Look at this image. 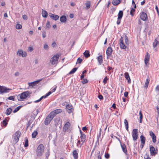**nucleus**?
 <instances>
[{
  "instance_id": "29",
  "label": "nucleus",
  "mask_w": 159,
  "mask_h": 159,
  "mask_svg": "<svg viewBox=\"0 0 159 159\" xmlns=\"http://www.w3.org/2000/svg\"><path fill=\"white\" fill-rule=\"evenodd\" d=\"M149 81V78L148 77L146 79V81L145 83V84L144 86V88H145L147 89L148 88V85Z\"/></svg>"
},
{
  "instance_id": "62",
  "label": "nucleus",
  "mask_w": 159,
  "mask_h": 159,
  "mask_svg": "<svg viewBox=\"0 0 159 159\" xmlns=\"http://www.w3.org/2000/svg\"><path fill=\"white\" fill-rule=\"evenodd\" d=\"M19 75V72H16L15 73V75L16 76H18Z\"/></svg>"
},
{
  "instance_id": "17",
  "label": "nucleus",
  "mask_w": 159,
  "mask_h": 159,
  "mask_svg": "<svg viewBox=\"0 0 159 159\" xmlns=\"http://www.w3.org/2000/svg\"><path fill=\"white\" fill-rule=\"evenodd\" d=\"M17 54L19 56H22L23 57H25L27 55V54L25 52H23L22 50L19 49L18 50L17 52Z\"/></svg>"
},
{
  "instance_id": "3",
  "label": "nucleus",
  "mask_w": 159,
  "mask_h": 159,
  "mask_svg": "<svg viewBox=\"0 0 159 159\" xmlns=\"http://www.w3.org/2000/svg\"><path fill=\"white\" fill-rule=\"evenodd\" d=\"M20 131H17L13 135L12 138L13 139V142L14 143L16 144L18 142L20 136Z\"/></svg>"
},
{
  "instance_id": "34",
  "label": "nucleus",
  "mask_w": 159,
  "mask_h": 159,
  "mask_svg": "<svg viewBox=\"0 0 159 159\" xmlns=\"http://www.w3.org/2000/svg\"><path fill=\"white\" fill-rule=\"evenodd\" d=\"M28 146V140L27 137L25 138V144L24 146L25 147H27Z\"/></svg>"
},
{
  "instance_id": "39",
  "label": "nucleus",
  "mask_w": 159,
  "mask_h": 159,
  "mask_svg": "<svg viewBox=\"0 0 159 159\" xmlns=\"http://www.w3.org/2000/svg\"><path fill=\"white\" fill-rule=\"evenodd\" d=\"M22 107V106H19L18 107H17L14 110L13 112L14 113L17 112Z\"/></svg>"
},
{
  "instance_id": "51",
  "label": "nucleus",
  "mask_w": 159,
  "mask_h": 159,
  "mask_svg": "<svg viewBox=\"0 0 159 159\" xmlns=\"http://www.w3.org/2000/svg\"><path fill=\"white\" fill-rule=\"evenodd\" d=\"M124 122L125 126H128V122L126 119H125Z\"/></svg>"
},
{
  "instance_id": "23",
  "label": "nucleus",
  "mask_w": 159,
  "mask_h": 159,
  "mask_svg": "<svg viewBox=\"0 0 159 159\" xmlns=\"http://www.w3.org/2000/svg\"><path fill=\"white\" fill-rule=\"evenodd\" d=\"M122 0H113L112 4L114 6H117L120 4Z\"/></svg>"
},
{
  "instance_id": "24",
  "label": "nucleus",
  "mask_w": 159,
  "mask_h": 159,
  "mask_svg": "<svg viewBox=\"0 0 159 159\" xmlns=\"http://www.w3.org/2000/svg\"><path fill=\"white\" fill-rule=\"evenodd\" d=\"M124 75L125 77L127 80L128 83H131V80L128 73L126 72L125 73Z\"/></svg>"
},
{
  "instance_id": "21",
  "label": "nucleus",
  "mask_w": 159,
  "mask_h": 159,
  "mask_svg": "<svg viewBox=\"0 0 159 159\" xmlns=\"http://www.w3.org/2000/svg\"><path fill=\"white\" fill-rule=\"evenodd\" d=\"M159 36L158 35V37L155 39L154 42L153 43V47L154 48H155L159 44Z\"/></svg>"
},
{
  "instance_id": "55",
  "label": "nucleus",
  "mask_w": 159,
  "mask_h": 159,
  "mask_svg": "<svg viewBox=\"0 0 159 159\" xmlns=\"http://www.w3.org/2000/svg\"><path fill=\"white\" fill-rule=\"evenodd\" d=\"M48 48V45L46 44H45L44 45V48L45 49H47Z\"/></svg>"
},
{
  "instance_id": "47",
  "label": "nucleus",
  "mask_w": 159,
  "mask_h": 159,
  "mask_svg": "<svg viewBox=\"0 0 159 159\" xmlns=\"http://www.w3.org/2000/svg\"><path fill=\"white\" fill-rule=\"evenodd\" d=\"M83 60L82 59L80 58V57L78 58L77 59V61L76 62V64L77 63L80 64L81 63L82 61Z\"/></svg>"
},
{
  "instance_id": "38",
  "label": "nucleus",
  "mask_w": 159,
  "mask_h": 159,
  "mask_svg": "<svg viewBox=\"0 0 159 159\" xmlns=\"http://www.w3.org/2000/svg\"><path fill=\"white\" fill-rule=\"evenodd\" d=\"M38 134V132L36 131H34L32 134V138H34L36 137V135Z\"/></svg>"
},
{
  "instance_id": "27",
  "label": "nucleus",
  "mask_w": 159,
  "mask_h": 159,
  "mask_svg": "<svg viewBox=\"0 0 159 159\" xmlns=\"http://www.w3.org/2000/svg\"><path fill=\"white\" fill-rule=\"evenodd\" d=\"M67 19L65 16H62L60 17V20L62 23H65L66 22Z\"/></svg>"
},
{
  "instance_id": "41",
  "label": "nucleus",
  "mask_w": 159,
  "mask_h": 159,
  "mask_svg": "<svg viewBox=\"0 0 159 159\" xmlns=\"http://www.w3.org/2000/svg\"><path fill=\"white\" fill-rule=\"evenodd\" d=\"M125 43L126 44H128L129 42L128 40V38L126 35L125 36Z\"/></svg>"
},
{
  "instance_id": "52",
  "label": "nucleus",
  "mask_w": 159,
  "mask_h": 159,
  "mask_svg": "<svg viewBox=\"0 0 159 159\" xmlns=\"http://www.w3.org/2000/svg\"><path fill=\"white\" fill-rule=\"evenodd\" d=\"M105 157L107 159H108L110 157V155L108 153L105 154Z\"/></svg>"
},
{
  "instance_id": "11",
  "label": "nucleus",
  "mask_w": 159,
  "mask_h": 159,
  "mask_svg": "<svg viewBox=\"0 0 159 159\" xmlns=\"http://www.w3.org/2000/svg\"><path fill=\"white\" fill-rule=\"evenodd\" d=\"M124 39L123 37H121L120 39V48L121 49H125L126 47L124 43Z\"/></svg>"
},
{
  "instance_id": "59",
  "label": "nucleus",
  "mask_w": 159,
  "mask_h": 159,
  "mask_svg": "<svg viewBox=\"0 0 159 159\" xmlns=\"http://www.w3.org/2000/svg\"><path fill=\"white\" fill-rule=\"evenodd\" d=\"M155 90L156 91H159V85H157L155 89Z\"/></svg>"
},
{
  "instance_id": "45",
  "label": "nucleus",
  "mask_w": 159,
  "mask_h": 159,
  "mask_svg": "<svg viewBox=\"0 0 159 159\" xmlns=\"http://www.w3.org/2000/svg\"><path fill=\"white\" fill-rule=\"evenodd\" d=\"M22 26L21 25L19 24H17L16 26V28L17 29H20L21 28Z\"/></svg>"
},
{
  "instance_id": "28",
  "label": "nucleus",
  "mask_w": 159,
  "mask_h": 159,
  "mask_svg": "<svg viewBox=\"0 0 159 159\" xmlns=\"http://www.w3.org/2000/svg\"><path fill=\"white\" fill-rule=\"evenodd\" d=\"M42 15L43 17L46 18L48 16V13L46 11L42 9Z\"/></svg>"
},
{
  "instance_id": "36",
  "label": "nucleus",
  "mask_w": 159,
  "mask_h": 159,
  "mask_svg": "<svg viewBox=\"0 0 159 159\" xmlns=\"http://www.w3.org/2000/svg\"><path fill=\"white\" fill-rule=\"evenodd\" d=\"M77 68H73L69 73L68 74L70 75L74 73L77 70Z\"/></svg>"
},
{
  "instance_id": "22",
  "label": "nucleus",
  "mask_w": 159,
  "mask_h": 159,
  "mask_svg": "<svg viewBox=\"0 0 159 159\" xmlns=\"http://www.w3.org/2000/svg\"><path fill=\"white\" fill-rule=\"evenodd\" d=\"M78 150H75L72 152V155L74 159H78Z\"/></svg>"
},
{
  "instance_id": "54",
  "label": "nucleus",
  "mask_w": 159,
  "mask_h": 159,
  "mask_svg": "<svg viewBox=\"0 0 159 159\" xmlns=\"http://www.w3.org/2000/svg\"><path fill=\"white\" fill-rule=\"evenodd\" d=\"M52 46L53 48H55L57 46V44L55 42H54L52 43Z\"/></svg>"
},
{
  "instance_id": "58",
  "label": "nucleus",
  "mask_w": 159,
  "mask_h": 159,
  "mask_svg": "<svg viewBox=\"0 0 159 159\" xmlns=\"http://www.w3.org/2000/svg\"><path fill=\"white\" fill-rule=\"evenodd\" d=\"M128 92H125L124 93V96L125 97H127L128 96Z\"/></svg>"
},
{
  "instance_id": "33",
  "label": "nucleus",
  "mask_w": 159,
  "mask_h": 159,
  "mask_svg": "<svg viewBox=\"0 0 159 159\" xmlns=\"http://www.w3.org/2000/svg\"><path fill=\"white\" fill-rule=\"evenodd\" d=\"M12 112V110L11 107H9L7 109L6 111V114L7 115H10Z\"/></svg>"
},
{
  "instance_id": "44",
  "label": "nucleus",
  "mask_w": 159,
  "mask_h": 159,
  "mask_svg": "<svg viewBox=\"0 0 159 159\" xmlns=\"http://www.w3.org/2000/svg\"><path fill=\"white\" fill-rule=\"evenodd\" d=\"M97 154L98 155V159H101L102 155H100V151H98Z\"/></svg>"
},
{
  "instance_id": "10",
  "label": "nucleus",
  "mask_w": 159,
  "mask_h": 159,
  "mask_svg": "<svg viewBox=\"0 0 159 159\" xmlns=\"http://www.w3.org/2000/svg\"><path fill=\"white\" fill-rule=\"evenodd\" d=\"M66 111L69 114L72 113L74 110L73 107L71 104H68L66 106Z\"/></svg>"
},
{
  "instance_id": "16",
  "label": "nucleus",
  "mask_w": 159,
  "mask_h": 159,
  "mask_svg": "<svg viewBox=\"0 0 159 159\" xmlns=\"http://www.w3.org/2000/svg\"><path fill=\"white\" fill-rule=\"evenodd\" d=\"M42 80V79H41L31 83H28V84L29 86H32V87H33L35 86L37 84H38L39 82Z\"/></svg>"
},
{
  "instance_id": "46",
  "label": "nucleus",
  "mask_w": 159,
  "mask_h": 159,
  "mask_svg": "<svg viewBox=\"0 0 159 159\" xmlns=\"http://www.w3.org/2000/svg\"><path fill=\"white\" fill-rule=\"evenodd\" d=\"M2 124H3V125L5 126H6L7 125V120L6 119L4 120L3 121Z\"/></svg>"
},
{
  "instance_id": "18",
  "label": "nucleus",
  "mask_w": 159,
  "mask_h": 159,
  "mask_svg": "<svg viewBox=\"0 0 159 159\" xmlns=\"http://www.w3.org/2000/svg\"><path fill=\"white\" fill-rule=\"evenodd\" d=\"M70 124L69 122H67L66 123L65 125H64L63 128V130L64 132H66L68 131L69 128L70 127Z\"/></svg>"
},
{
  "instance_id": "57",
  "label": "nucleus",
  "mask_w": 159,
  "mask_h": 159,
  "mask_svg": "<svg viewBox=\"0 0 159 159\" xmlns=\"http://www.w3.org/2000/svg\"><path fill=\"white\" fill-rule=\"evenodd\" d=\"M24 20H27L28 17L26 15H24L22 16Z\"/></svg>"
},
{
  "instance_id": "43",
  "label": "nucleus",
  "mask_w": 159,
  "mask_h": 159,
  "mask_svg": "<svg viewBox=\"0 0 159 159\" xmlns=\"http://www.w3.org/2000/svg\"><path fill=\"white\" fill-rule=\"evenodd\" d=\"M108 80V78L106 76L103 80V82L104 83V84H106Z\"/></svg>"
},
{
  "instance_id": "4",
  "label": "nucleus",
  "mask_w": 159,
  "mask_h": 159,
  "mask_svg": "<svg viewBox=\"0 0 159 159\" xmlns=\"http://www.w3.org/2000/svg\"><path fill=\"white\" fill-rule=\"evenodd\" d=\"M54 117V116H53L52 114L50 113L46 117L44 120V124L46 125H48L51 122V120Z\"/></svg>"
},
{
  "instance_id": "9",
  "label": "nucleus",
  "mask_w": 159,
  "mask_h": 159,
  "mask_svg": "<svg viewBox=\"0 0 159 159\" xmlns=\"http://www.w3.org/2000/svg\"><path fill=\"white\" fill-rule=\"evenodd\" d=\"M150 151L151 155L155 156L156 154L157 153V148L155 150L154 147L151 146L150 147Z\"/></svg>"
},
{
  "instance_id": "48",
  "label": "nucleus",
  "mask_w": 159,
  "mask_h": 159,
  "mask_svg": "<svg viewBox=\"0 0 159 159\" xmlns=\"http://www.w3.org/2000/svg\"><path fill=\"white\" fill-rule=\"evenodd\" d=\"M82 82L83 84H84L87 83L88 82V80L86 79H82Z\"/></svg>"
},
{
  "instance_id": "14",
  "label": "nucleus",
  "mask_w": 159,
  "mask_h": 159,
  "mask_svg": "<svg viewBox=\"0 0 159 159\" xmlns=\"http://www.w3.org/2000/svg\"><path fill=\"white\" fill-rule=\"evenodd\" d=\"M150 55L148 52H147L146 53L144 59V62L146 66H147L148 64H149V60L150 58Z\"/></svg>"
},
{
  "instance_id": "64",
  "label": "nucleus",
  "mask_w": 159,
  "mask_h": 159,
  "mask_svg": "<svg viewBox=\"0 0 159 159\" xmlns=\"http://www.w3.org/2000/svg\"><path fill=\"white\" fill-rule=\"evenodd\" d=\"M159 105L158 106H157V112H158V113L159 114Z\"/></svg>"
},
{
  "instance_id": "61",
  "label": "nucleus",
  "mask_w": 159,
  "mask_h": 159,
  "mask_svg": "<svg viewBox=\"0 0 159 159\" xmlns=\"http://www.w3.org/2000/svg\"><path fill=\"white\" fill-rule=\"evenodd\" d=\"M139 118L140 119V120H139V122L140 123H142V119L143 118V116L141 115V116H140Z\"/></svg>"
},
{
  "instance_id": "37",
  "label": "nucleus",
  "mask_w": 159,
  "mask_h": 159,
  "mask_svg": "<svg viewBox=\"0 0 159 159\" xmlns=\"http://www.w3.org/2000/svg\"><path fill=\"white\" fill-rule=\"evenodd\" d=\"M135 11V9H134L133 7L131 8L130 13L132 16H134Z\"/></svg>"
},
{
  "instance_id": "63",
  "label": "nucleus",
  "mask_w": 159,
  "mask_h": 159,
  "mask_svg": "<svg viewBox=\"0 0 159 159\" xmlns=\"http://www.w3.org/2000/svg\"><path fill=\"white\" fill-rule=\"evenodd\" d=\"M52 93V92L51 91L47 93L45 95L47 97H48Z\"/></svg>"
},
{
  "instance_id": "7",
  "label": "nucleus",
  "mask_w": 159,
  "mask_h": 159,
  "mask_svg": "<svg viewBox=\"0 0 159 159\" xmlns=\"http://www.w3.org/2000/svg\"><path fill=\"white\" fill-rule=\"evenodd\" d=\"M59 56V55L56 54L54 56L51 58V61L52 64H54L58 60Z\"/></svg>"
},
{
  "instance_id": "5",
  "label": "nucleus",
  "mask_w": 159,
  "mask_h": 159,
  "mask_svg": "<svg viewBox=\"0 0 159 159\" xmlns=\"http://www.w3.org/2000/svg\"><path fill=\"white\" fill-rule=\"evenodd\" d=\"M12 89L7 88L5 86H2L0 85V93L1 94L9 92Z\"/></svg>"
},
{
  "instance_id": "31",
  "label": "nucleus",
  "mask_w": 159,
  "mask_h": 159,
  "mask_svg": "<svg viewBox=\"0 0 159 159\" xmlns=\"http://www.w3.org/2000/svg\"><path fill=\"white\" fill-rule=\"evenodd\" d=\"M83 54L85 57L86 58L90 56L89 52L88 50H86L85 52H84Z\"/></svg>"
},
{
  "instance_id": "6",
  "label": "nucleus",
  "mask_w": 159,
  "mask_h": 159,
  "mask_svg": "<svg viewBox=\"0 0 159 159\" xmlns=\"http://www.w3.org/2000/svg\"><path fill=\"white\" fill-rule=\"evenodd\" d=\"M138 130L137 129H134L132 132V136L133 140H136L138 138Z\"/></svg>"
},
{
  "instance_id": "40",
  "label": "nucleus",
  "mask_w": 159,
  "mask_h": 159,
  "mask_svg": "<svg viewBox=\"0 0 159 159\" xmlns=\"http://www.w3.org/2000/svg\"><path fill=\"white\" fill-rule=\"evenodd\" d=\"M8 100L14 101L15 100V97L13 96H10L9 97L7 98L6 99V100L7 101Z\"/></svg>"
},
{
  "instance_id": "53",
  "label": "nucleus",
  "mask_w": 159,
  "mask_h": 159,
  "mask_svg": "<svg viewBox=\"0 0 159 159\" xmlns=\"http://www.w3.org/2000/svg\"><path fill=\"white\" fill-rule=\"evenodd\" d=\"M33 47H29L28 48V51L29 52H31L32 50H33Z\"/></svg>"
},
{
  "instance_id": "56",
  "label": "nucleus",
  "mask_w": 159,
  "mask_h": 159,
  "mask_svg": "<svg viewBox=\"0 0 159 159\" xmlns=\"http://www.w3.org/2000/svg\"><path fill=\"white\" fill-rule=\"evenodd\" d=\"M32 122V121L31 120H29L27 123V125H28V127H29L30 125L31 124Z\"/></svg>"
},
{
  "instance_id": "13",
  "label": "nucleus",
  "mask_w": 159,
  "mask_h": 159,
  "mask_svg": "<svg viewBox=\"0 0 159 159\" xmlns=\"http://www.w3.org/2000/svg\"><path fill=\"white\" fill-rule=\"evenodd\" d=\"M80 132L81 134L80 136V139L81 140V142H82V144L81 145L80 147H81V146L83 145V143L85 142V139L86 138V135L84 134H83L82 132L81 131V130H80Z\"/></svg>"
},
{
  "instance_id": "30",
  "label": "nucleus",
  "mask_w": 159,
  "mask_h": 159,
  "mask_svg": "<svg viewBox=\"0 0 159 159\" xmlns=\"http://www.w3.org/2000/svg\"><path fill=\"white\" fill-rule=\"evenodd\" d=\"M140 141L141 142V143H145V137L143 135H141L140 136Z\"/></svg>"
},
{
  "instance_id": "8",
  "label": "nucleus",
  "mask_w": 159,
  "mask_h": 159,
  "mask_svg": "<svg viewBox=\"0 0 159 159\" xmlns=\"http://www.w3.org/2000/svg\"><path fill=\"white\" fill-rule=\"evenodd\" d=\"M140 17L141 20L143 21H147L148 20V16L147 14L144 12H142L140 13Z\"/></svg>"
},
{
  "instance_id": "2",
  "label": "nucleus",
  "mask_w": 159,
  "mask_h": 159,
  "mask_svg": "<svg viewBox=\"0 0 159 159\" xmlns=\"http://www.w3.org/2000/svg\"><path fill=\"white\" fill-rule=\"evenodd\" d=\"M44 149V146L43 144L39 145L36 150L37 155L39 157L41 156L43 154Z\"/></svg>"
},
{
  "instance_id": "26",
  "label": "nucleus",
  "mask_w": 159,
  "mask_h": 159,
  "mask_svg": "<svg viewBox=\"0 0 159 159\" xmlns=\"http://www.w3.org/2000/svg\"><path fill=\"white\" fill-rule=\"evenodd\" d=\"M123 15V11H120L118 15V20H121Z\"/></svg>"
},
{
  "instance_id": "42",
  "label": "nucleus",
  "mask_w": 159,
  "mask_h": 159,
  "mask_svg": "<svg viewBox=\"0 0 159 159\" xmlns=\"http://www.w3.org/2000/svg\"><path fill=\"white\" fill-rule=\"evenodd\" d=\"M46 27L48 29H49L50 28L51 25L50 24V22L49 21H47V23H46Z\"/></svg>"
},
{
  "instance_id": "49",
  "label": "nucleus",
  "mask_w": 159,
  "mask_h": 159,
  "mask_svg": "<svg viewBox=\"0 0 159 159\" xmlns=\"http://www.w3.org/2000/svg\"><path fill=\"white\" fill-rule=\"evenodd\" d=\"M42 35L43 37V38H45L46 37V32L44 31H42Z\"/></svg>"
},
{
  "instance_id": "20",
  "label": "nucleus",
  "mask_w": 159,
  "mask_h": 159,
  "mask_svg": "<svg viewBox=\"0 0 159 159\" xmlns=\"http://www.w3.org/2000/svg\"><path fill=\"white\" fill-rule=\"evenodd\" d=\"M49 16L51 19L55 20H57L59 18V16L58 15L53 14L52 13H50Z\"/></svg>"
},
{
  "instance_id": "25",
  "label": "nucleus",
  "mask_w": 159,
  "mask_h": 159,
  "mask_svg": "<svg viewBox=\"0 0 159 159\" xmlns=\"http://www.w3.org/2000/svg\"><path fill=\"white\" fill-rule=\"evenodd\" d=\"M121 146L122 148V150L123 152L125 153L126 154L127 153V150L126 148V145L123 144H121Z\"/></svg>"
},
{
  "instance_id": "60",
  "label": "nucleus",
  "mask_w": 159,
  "mask_h": 159,
  "mask_svg": "<svg viewBox=\"0 0 159 159\" xmlns=\"http://www.w3.org/2000/svg\"><path fill=\"white\" fill-rule=\"evenodd\" d=\"M111 107L113 108L114 109H116V104L115 103H114L112 104V106H111Z\"/></svg>"
},
{
  "instance_id": "50",
  "label": "nucleus",
  "mask_w": 159,
  "mask_h": 159,
  "mask_svg": "<svg viewBox=\"0 0 159 159\" xmlns=\"http://www.w3.org/2000/svg\"><path fill=\"white\" fill-rule=\"evenodd\" d=\"M98 97L100 100H102L103 98V96L101 94H99Z\"/></svg>"
},
{
  "instance_id": "32",
  "label": "nucleus",
  "mask_w": 159,
  "mask_h": 159,
  "mask_svg": "<svg viewBox=\"0 0 159 159\" xmlns=\"http://www.w3.org/2000/svg\"><path fill=\"white\" fill-rule=\"evenodd\" d=\"M97 59L98 62L100 64V65H101V63L103 61L102 56L100 55L99 56H98L97 58Z\"/></svg>"
},
{
  "instance_id": "15",
  "label": "nucleus",
  "mask_w": 159,
  "mask_h": 159,
  "mask_svg": "<svg viewBox=\"0 0 159 159\" xmlns=\"http://www.w3.org/2000/svg\"><path fill=\"white\" fill-rule=\"evenodd\" d=\"M62 111V110L60 109H58L55 110L50 113L54 117L57 114L61 113Z\"/></svg>"
},
{
  "instance_id": "1",
  "label": "nucleus",
  "mask_w": 159,
  "mask_h": 159,
  "mask_svg": "<svg viewBox=\"0 0 159 159\" xmlns=\"http://www.w3.org/2000/svg\"><path fill=\"white\" fill-rule=\"evenodd\" d=\"M31 93L29 91L25 92L18 96V99L19 101H20L21 100H23L26 98Z\"/></svg>"
},
{
  "instance_id": "12",
  "label": "nucleus",
  "mask_w": 159,
  "mask_h": 159,
  "mask_svg": "<svg viewBox=\"0 0 159 159\" xmlns=\"http://www.w3.org/2000/svg\"><path fill=\"white\" fill-rule=\"evenodd\" d=\"M112 48L110 47H109L107 49L106 53L107 55V58L108 59L109 57L111 56L112 52Z\"/></svg>"
},
{
  "instance_id": "19",
  "label": "nucleus",
  "mask_w": 159,
  "mask_h": 159,
  "mask_svg": "<svg viewBox=\"0 0 159 159\" xmlns=\"http://www.w3.org/2000/svg\"><path fill=\"white\" fill-rule=\"evenodd\" d=\"M149 135L152 137V142L153 143H155L156 142V137L152 131L149 132Z\"/></svg>"
},
{
  "instance_id": "35",
  "label": "nucleus",
  "mask_w": 159,
  "mask_h": 159,
  "mask_svg": "<svg viewBox=\"0 0 159 159\" xmlns=\"http://www.w3.org/2000/svg\"><path fill=\"white\" fill-rule=\"evenodd\" d=\"M86 6V9H88L90 8V2L89 1H88L85 3Z\"/></svg>"
}]
</instances>
